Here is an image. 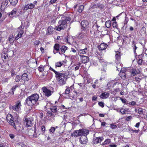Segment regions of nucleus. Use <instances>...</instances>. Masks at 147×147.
<instances>
[{
    "mask_svg": "<svg viewBox=\"0 0 147 147\" xmlns=\"http://www.w3.org/2000/svg\"><path fill=\"white\" fill-rule=\"evenodd\" d=\"M39 98V96L37 94H32L27 98L24 104L29 106L35 105L38 101Z\"/></svg>",
    "mask_w": 147,
    "mask_h": 147,
    "instance_id": "f257e3e1",
    "label": "nucleus"
},
{
    "mask_svg": "<svg viewBox=\"0 0 147 147\" xmlns=\"http://www.w3.org/2000/svg\"><path fill=\"white\" fill-rule=\"evenodd\" d=\"M71 20V18L69 16L62 17L61 19L59 21V25L55 27L56 29L57 30L60 31L62 29L65 28L67 26V22Z\"/></svg>",
    "mask_w": 147,
    "mask_h": 147,
    "instance_id": "f03ea898",
    "label": "nucleus"
},
{
    "mask_svg": "<svg viewBox=\"0 0 147 147\" xmlns=\"http://www.w3.org/2000/svg\"><path fill=\"white\" fill-rule=\"evenodd\" d=\"M89 133V130L88 129H82L78 130H76L71 134L72 137H77L81 136L87 137V136Z\"/></svg>",
    "mask_w": 147,
    "mask_h": 147,
    "instance_id": "7ed1b4c3",
    "label": "nucleus"
},
{
    "mask_svg": "<svg viewBox=\"0 0 147 147\" xmlns=\"http://www.w3.org/2000/svg\"><path fill=\"white\" fill-rule=\"evenodd\" d=\"M138 58L137 62L139 65H141L144 63L147 64V54L142 53L138 55Z\"/></svg>",
    "mask_w": 147,
    "mask_h": 147,
    "instance_id": "20e7f679",
    "label": "nucleus"
},
{
    "mask_svg": "<svg viewBox=\"0 0 147 147\" xmlns=\"http://www.w3.org/2000/svg\"><path fill=\"white\" fill-rule=\"evenodd\" d=\"M21 101L18 100L16 102L15 105L13 106L10 105L9 106V107L10 110L14 111L18 113L21 110Z\"/></svg>",
    "mask_w": 147,
    "mask_h": 147,
    "instance_id": "39448f33",
    "label": "nucleus"
},
{
    "mask_svg": "<svg viewBox=\"0 0 147 147\" xmlns=\"http://www.w3.org/2000/svg\"><path fill=\"white\" fill-rule=\"evenodd\" d=\"M57 75H55V77L59 80V82L60 84L63 85L65 83V79L66 78L65 75L62 73H60L58 72V73H57Z\"/></svg>",
    "mask_w": 147,
    "mask_h": 147,
    "instance_id": "423d86ee",
    "label": "nucleus"
},
{
    "mask_svg": "<svg viewBox=\"0 0 147 147\" xmlns=\"http://www.w3.org/2000/svg\"><path fill=\"white\" fill-rule=\"evenodd\" d=\"M81 24L82 28V30L86 31V32L87 29H88L90 26L88 21L86 20H83L82 21Z\"/></svg>",
    "mask_w": 147,
    "mask_h": 147,
    "instance_id": "0eeeda50",
    "label": "nucleus"
},
{
    "mask_svg": "<svg viewBox=\"0 0 147 147\" xmlns=\"http://www.w3.org/2000/svg\"><path fill=\"white\" fill-rule=\"evenodd\" d=\"M42 89L45 95L47 97L50 96L53 92V91H51L45 86L43 87Z\"/></svg>",
    "mask_w": 147,
    "mask_h": 147,
    "instance_id": "6e6552de",
    "label": "nucleus"
},
{
    "mask_svg": "<svg viewBox=\"0 0 147 147\" xmlns=\"http://www.w3.org/2000/svg\"><path fill=\"white\" fill-rule=\"evenodd\" d=\"M14 118L13 116L10 114H8L6 117V119L9 124L12 126V125H14L13 123Z\"/></svg>",
    "mask_w": 147,
    "mask_h": 147,
    "instance_id": "1a4fd4ad",
    "label": "nucleus"
},
{
    "mask_svg": "<svg viewBox=\"0 0 147 147\" xmlns=\"http://www.w3.org/2000/svg\"><path fill=\"white\" fill-rule=\"evenodd\" d=\"M24 121L26 123V126L27 127H30L32 126V123L30 118H25Z\"/></svg>",
    "mask_w": 147,
    "mask_h": 147,
    "instance_id": "9d476101",
    "label": "nucleus"
},
{
    "mask_svg": "<svg viewBox=\"0 0 147 147\" xmlns=\"http://www.w3.org/2000/svg\"><path fill=\"white\" fill-rule=\"evenodd\" d=\"M19 117L18 116H16L14 117L13 120L14 121L13 123H14V125H12V126H13L15 129H16L17 125L19 126L20 125V123L19 122Z\"/></svg>",
    "mask_w": 147,
    "mask_h": 147,
    "instance_id": "9b49d317",
    "label": "nucleus"
},
{
    "mask_svg": "<svg viewBox=\"0 0 147 147\" xmlns=\"http://www.w3.org/2000/svg\"><path fill=\"white\" fill-rule=\"evenodd\" d=\"M116 54L115 55V61L117 63H119L121 56V53L119 51H117L116 52Z\"/></svg>",
    "mask_w": 147,
    "mask_h": 147,
    "instance_id": "f8f14e48",
    "label": "nucleus"
},
{
    "mask_svg": "<svg viewBox=\"0 0 147 147\" xmlns=\"http://www.w3.org/2000/svg\"><path fill=\"white\" fill-rule=\"evenodd\" d=\"M60 48V46L58 44H55L53 47V52L54 54H56L59 52Z\"/></svg>",
    "mask_w": 147,
    "mask_h": 147,
    "instance_id": "ddd939ff",
    "label": "nucleus"
},
{
    "mask_svg": "<svg viewBox=\"0 0 147 147\" xmlns=\"http://www.w3.org/2000/svg\"><path fill=\"white\" fill-rule=\"evenodd\" d=\"M104 7V5L102 4H94L91 7V8L92 9L94 8H99L100 9H102Z\"/></svg>",
    "mask_w": 147,
    "mask_h": 147,
    "instance_id": "4468645a",
    "label": "nucleus"
},
{
    "mask_svg": "<svg viewBox=\"0 0 147 147\" xmlns=\"http://www.w3.org/2000/svg\"><path fill=\"white\" fill-rule=\"evenodd\" d=\"M100 26H98L97 23H95L92 26V29L93 32H94V34L97 33L98 30V28Z\"/></svg>",
    "mask_w": 147,
    "mask_h": 147,
    "instance_id": "2eb2a0df",
    "label": "nucleus"
},
{
    "mask_svg": "<svg viewBox=\"0 0 147 147\" xmlns=\"http://www.w3.org/2000/svg\"><path fill=\"white\" fill-rule=\"evenodd\" d=\"M108 45L106 44L103 43H102L98 46V48L100 50H105Z\"/></svg>",
    "mask_w": 147,
    "mask_h": 147,
    "instance_id": "dca6fc26",
    "label": "nucleus"
},
{
    "mask_svg": "<svg viewBox=\"0 0 147 147\" xmlns=\"http://www.w3.org/2000/svg\"><path fill=\"white\" fill-rule=\"evenodd\" d=\"M67 88L65 90V92L64 93H63V94L65 96H65V97H66L67 98H68L70 97V96L69 95V94L70 93V88H69L68 87H66Z\"/></svg>",
    "mask_w": 147,
    "mask_h": 147,
    "instance_id": "f3484780",
    "label": "nucleus"
},
{
    "mask_svg": "<svg viewBox=\"0 0 147 147\" xmlns=\"http://www.w3.org/2000/svg\"><path fill=\"white\" fill-rule=\"evenodd\" d=\"M81 57H82L81 59L83 63H87L89 61V58L88 57L84 56V55H80Z\"/></svg>",
    "mask_w": 147,
    "mask_h": 147,
    "instance_id": "a211bd4d",
    "label": "nucleus"
},
{
    "mask_svg": "<svg viewBox=\"0 0 147 147\" xmlns=\"http://www.w3.org/2000/svg\"><path fill=\"white\" fill-rule=\"evenodd\" d=\"M88 51V49L87 47H86L84 49H80L78 50V54H84L86 53Z\"/></svg>",
    "mask_w": 147,
    "mask_h": 147,
    "instance_id": "6ab92c4d",
    "label": "nucleus"
},
{
    "mask_svg": "<svg viewBox=\"0 0 147 147\" xmlns=\"http://www.w3.org/2000/svg\"><path fill=\"white\" fill-rule=\"evenodd\" d=\"M54 28L52 26H49L48 27L47 30V34L49 35L52 34V32L53 31Z\"/></svg>",
    "mask_w": 147,
    "mask_h": 147,
    "instance_id": "aec40b11",
    "label": "nucleus"
},
{
    "mask_svg": "<svg viewBox=\"0 0 147 147\" xmlns=\"http://www.w3.org/2000/svg\"><path fill=\"white\" fill-rule=\"evenodd\" d=\"M22 79L26 81H27L29 80V78L28 75L26 73H24L22 74L21 76Z\"/></svg>",
    "mask_w": 147,
    "mask_h": 147,
    "instance_id": "412c9836",
    "label": "nucleus"
},
{
    "mask_svg": "<svg viewBox=\"0 0 147 147\" xmlns=\"http://www.w3.org/2000/svg\"><path fill=\"white\" fill-rule=\"evenodd\" d=\"M109 93L105 92L102 93L100 95V97L101 98L105 99L108 98L109 96Z\"/></svg>",
    "mask_w": 147,
    "mask_h": 147,
    "instance_id": "4be33fe9",
    "label": "nucleus"
},
{
    "mask_svg": "<svg viewBox=\"0 0 147 147\" xmlns=\"http://www.w3.org/2000/svg\"><path fill=\"white\" fill-rule=\"evenodd\" d=\"M17 11V9L15 8L10 13V14L9 15V16L11 17H13L14 16L16 15V13Z\"/></svg>",
    "mask_w": 147,
    "mask_h": 147,
    "instance_id": "5701e85b",
    "label": "nucleus"
},
{
    "mask_svg": "<svg viewBox=\"0 0 147 147\" xmlns=\"http://www.w3.org/2000/svg\"><path fill=\"white\" fill-rule=\"evenodd\" d=\"M88 141V138H80L79 142L82 144H85Z\"/></svg>",
    "mask_w": 147,
    "mask_h": 147,
    "instance_id": "b1692460",
    "label": "nucleus"
},
{
    "mask_svg": "<svg viewBox=\"0 0 147 147\" xmlns=\"http://www.w3.org/2000/svg\"><path fill=\"white\" fill-rule=\"evenodd\" d=\"M102 140V138H94L92 142L94 144H96L100 143Z\"/></svg>",
    "mask_w": 147,
    "mask_h": 147,
    "instance_id": "393cba45",
    "label": "nucleus"
},
{
    "mask_svg": "<svg viewBox=\"0 0 147 147\" xmlns=\"http://www.w3.org/2000/svg\"><path fill=\"white\" fill-rule=\"evenodd\" d=\"M138 74L137 70L135 69H134L131 71V76H134Z\"/></svg>",
    "mask_w": 147,
    "mask_h": 147,
    "instance_id": "a878e982",
    "label": "nucleus"
},
{
    "mask_svg": "<svg viewBox=\"0 0 147 147\" xmlns=\"http://www.w3.org/2000/svg\"><path fill=\"white\" fill-rule=\"evenodd\" d=\"M11 4L13 6H15L17 4L18 0H9Z\"/></svg>",
    "mask_w": 147,
    "mask_h": 147,
    "instance_id": "bb28decb",
    "label": "nucleus"
},
{
    "mask_svg": "<svg viewBox=\"0 0 147 147\" xmlns=\"http://www.w3.org/2000/svg\"><path fill=\"white\" fill-rule=\"evenodd\" d=\"M9 42L11 43H13L14 40L15 38L13 35H10L9 36Z\"/></svg>",
    "mask_w": 147,
    "mask_h": 147,
    "instance_id": "cd10ccee",
    "label": "nucleus"
},
{
    "mask_svg": "<svg viewBox=\"0 0 147 147\" xmlns=\"http://www.w3.org/2000/svg\"><path fill=\"white\" fill-rule=\"evenodd\" d=\"M81 65V64L79 62L74 64V66H76L75 67L74 69L75 71H76L79 69V68L80 66Z\"/></svg>",
    "mask_w": 147,
    "mask_h": 147,
    "instance_id": "c85d7f7f",
    "label": "nucleus"
},
{
    "mask_svg": "<svg viewBox=\"0 0 147 147\" xmlns=\"http://www.w3.org/2000/svg\"><path fill=\"white\" fill-rule=\"evenodd\" d=\"M67 47L63 45L61 47L60 49L62 52L64 53L67 49Z\"/></svg>",
    "mask_w": 147,
    "mask_h": 147,
    "instance_id": "c756f323",
    "label": "nucleus"
},
{
    "mask_svg": "<svg viewBox=\"0 0 147 147\" xmlns=\"http://www.w3.org/2000/svg\"><path fill=\"white\" fill-rule=\"evenodd\" d=\"M50 109L51 110V111L53 113H55L57 112V107L55 106L52 107Z\"/></svg>",
    "mask_w": 147,
    "mask_h": 147,
    "instance_id": "7c9ffc66",
    "label": "nucleus"
},
{
    "mask_svg": "<svg viewBox=\"0 0 147 147\" xmlns=\"http://www.w3.org/2000/svg\"><path fill=\"white\" fill-rule=\"evenodd\" d=\"M63 64V63L61 61L56 62L55 63V67L56 68L57 67H60Z\"/></svg>",
    "mask_w": 147,
    "mask_h": 147,
    "instance_id": "2f4dec72",
    "label": "nucleus"
},
{
    "mask_svg": "<svg viewBox=\"0 0 147 147\" xmlns=\"http://www.w3.org/2000/svg\"><path fill=\"white\" fill-rule=\"evenodd\" d=\"M55 128L54 127H51L49 129V132L51 134H54L55 131Z\"/></svg>",
    "mask_w": 147,
    "mask_h": 147,
    "instance_id": "473e14b6",
    "label": "nucleus"
},
{
    "mask_svg": "<svg viewBox=\"0 0 147 147\" xmlns=\"http://www.w3.org/2000/svg\"><path fill=\"white\" fill-rule=\"evenodd\" d=\"M111 22L110 20H108L106 22L105 26L107 28H109L111 26Z\"/></svg>",
    "mask_w": 147,
    "mask_h": 147,
    "instance_id": "72a5a7b5",
    "label": "nucleus"
},
{
    "mask_svg": "<svg viewBox=\"0 0 147 147\" xmlns=\"http://www.w3.org/2000/svg\"><path fill=\"white\" fill-rule=\"evenodd\" d=\"M8 0H4L2 3L1 6H6L8 4Z\"/></svg>",
    "mask_w": 147,
    "mask_h": 147,
    "instance_id": "f704fd0d",
    "label": "nucleus"
},
{
    "mask_svg": "<svg viewBox=\"0 0 147 147\" xmlns=\"http://www.w3.org/2000/svg\"><path fill=\"white\" fill-rule=\"evenodd\" d=\"M140 32L142 34H145L146 32V29L145 27H142L141 29Z\"/></svg>",
    "mask_w": 147,
    "mask_h": 147,
    "instance_id": "c9c22d12",
    "label": "nucleus"
},
{
    "mask_svg": "<svg viewBox=\"0 0 147 147\" xmlns=\"http://www.w3.org/2000/svg\"><path fill=\"white\" fill-rule=\"evenodd\" d=\"M121 77V78L123 80L125 79L126 77V76L125 75V73L124 72H122L120 74Z\"/></svg>",
    "mask_w": 147,
    "mask_h": 147,
    "instance_id": "e433bc0d",
    "label": "nucleus"
},
{
    "mask_svg": "<svg viewBox=\"0 0 147 147\" xmlns=\"http://www.w3.org/2000/svg\"><path fill=\"white\" fill-rule=\"evenodd\" d=\"M84 5H81L78 8V12L80 13L82 12L84 9Z\"/></svg>",
    "mask_w": 147,
    "mask_h": 147,
    "instance_id": "4c0bfd02",
    "label": "nucleus"
},
{
    "mask_svg": "<svg viewBox=\"0 0 147 147\" xmlns=\"http://www.w3.org/2000/svg\"><path fill=\"white\" fill-rule=\"evenodd\" d=\"M24 32V29H23L18 28L17 30V32L21 34V35H22Z\"/></svg>",
    "mask_w": 147,
    "mask_h": 147,
    "instance_id": "58836bf2",
    "label": "nucleus"
},
{
    "mask_svg": "<svg viewBox=\"0 0 147 147\" xmlns=\"http://www.w3.org/2000/svg\"><path fill=\"white\" fill-rule=\"evenodd\" d=\"M85 35V33L83 34L82 33L79 34L78 37L79 39H81L84 38Z\"/></svg>",
    "mask_w": 147,
    "mask_h": 147,
    "instance_id": "ea45409f",
    "label": "nucleus"
},
{
    "mask_svg": "<svg viewBox=\"0 0 147 147\" xmlns=\"http://www.w3.org/2000/svg\"><path fill=\"white\" fill-rule=\"evenodd\" d=\"M18 87V86L15 85L12 87L11 90H12V95L14 94V91L16 89V88Z\"/></svg>",
    "mask_w": 147,
    "mask_h": 147,
    "instance_id": "a19ab883",
    "label": "nucleus"
},
{
    "mask_svg": "<svg viewBox=\"0 0 147 147\" xmlns=\"http://www.w3.org/2000/svg\"><path fill=\"white\" fill-rule=\"evenodd\" d=\"M132 47L133 48L134 52L135 55L137 54L136 53V50L137 49L138 47L136 45H134V46H133Z\"/></svg>",
    "mask_w": 147,
    "mask_h": 147,
    "instance_id": "79ce46f5",
    "label": "nucleus"
},
{
    "mask_svg": "<svg viewBox=\"0 0 147 147\" xmlns=\"http://www.w3.org/2000/svg\"><path fill=\"white\" fill-rule=\"evenodd\" d=\"M20 76L18 75L16 77L15 81L16 82H19L21 79Z\"/></svg>",
    "mask_w": 147,
    "mask_h": 147,
    "instance_id": "37998d69",
    "label": "nucleus"
},
{
    "mask_svg": "<svg viewBox=\"0 0 147 147\" xmlns=\"http://www.w3.org/2000/svg\"><path fill=\"white\" fill-rule=\"evenodd\" d=\"M28 5L30 8V9H32L35 7L34 5L32 3L28 4Z\"/></svg>",
    "mask_w": 147,
    "mask_h": 147,
    "instance_id": "c03bdc74",
    "label": "nucleus"
},
{
    "mask_svg": "<svg viewBox=\"0 0 147 147\" xmlns=\"http://www.w3.org/2000/svg\"><path fill=\"white\" fill-rule=\"evenodd\" d=\"M21 35V34H19V33H18V34L17 35V36L16 37H15V39L16 40H18L19 38L21 37L22 36V35Z\"/></svg>",
    "mask_w": 147,
    "mask_h": 147,
    "instance_id": "a18cd8bd",
    "label": "nucleus"
},
{
    "mask_svg": "<svg viewBox=\"0 0 147 147\" xmlns=\"http://www.w3.org/2000/svg\"><path fill=\"white\" fill-rule=\"evenodd\" d=\"M110 127L112 129H114L117 128V126L112 123L110 125Z\"/></svg>",
    "mask_w": 147,
    "mask_h": 147,
    "instance_id": "49530a36",
    "label": "nucleus"
},
{
    "mask_svg": "<svg viewBox=\"0 0 147 147\" xmlns=\"http://www.w3.org/2000/svg\"><path fill=\"white\" fill-rule=\"evenodd\" d=\"M29 9H30V8H29L28 5L27 4V5H26L24 6V8H23V10L26 11Z\"/></svg>",
    "mask_w": 147,
    "mask_h": 147,
    "instance_id": "de8ad7c7",
    "label": "nucleus"
},
{
    "mask_svg": "<svg viewBox=\"0 0 147 147\" xmlns=\"http://www.w3.org/2000/svg\"><path fill=\"white\" fill-rule=\"evenodd\" d=\"M98 104L99 106L101 107L102 108H103L104 107V104L103 102H99Z\"/></svg>",
    "mask_w": 147,
    "mask_h": 147,
    "instance_id": "09e8293b",
    "label": "nucleus"
},
{
    "mask_svg": "<svg viewBox=\"0 0 147 147\" xmlns=\"http://www.w3.org/2000/svg\"><path fill=\"white\" fill-rule=\"evenodd\" d=\"M40 41L39 40H36L34 41V44L35 45H38L40 44Z\"/></svg>",
    "mask_w": 147,
    "mask_h": 147,
    "instance_id": "8fccbe9b",
    "label": "nucleus"
},
{
    "mask_svg": "<svg viewBox=\"0 0 147 147\" xmlns=\"http://www.w3.org/2000/svg\"><path fill=\"white\" fill-rule=\"evenodd\" d=\"M120 111L122 114H124L125 113V110L123 108H121L120 109Z\"/></svg>",
    "mask_w": 147,
    "mask_h": 147,
    "instance_id": "3c124183",
    "label": "nucleus"
},
{
    "mask_svg": "<svg viewBox=\"0 0 147 147\" xmlns=\"http://www.w3.org/2000/svg\"><path fill=\"white\" fill-rule=\"evenodd\" d=\"M38 70L40 72H42L44 70V68L40 66L38 67Z\"/></svg>",
    "mask_w": 147,
    "mask_h": 147,
    "instance_id": "603ef678",
    "label": "nucleus"
},
{
    "mask_svg": "<svg viewBox=\"0 0 147 147\" xmlns=\"http://www.w3.org/2000/svg\"><path fill=\"white\" fill-rule=\"evenodd\" d=\"M120 99L121 100V101L124 104H126L127 100L125 98H120Z\"/></svg>",
    "mask_w": 147,
    "mask_h": 147,
    "instance_id": "864d4df0",
    "label": "nucleus"
},
{
    "mask_svg": "<svg viewBox=\"0 0 147 147\" xmlns=\"http://www.w3.org/2000/svg\"><path fill=\"white\" fill-rule=\"evenodd\" d=\"M135 79L136 82L138 83H139L141 80V78H139L138 77H136Z\"/></svg>",
    "mask_w": 147,
    "mask_h": 147,
    "instance_id": "5fc2aeb1",
    "label": "nucleus"
},
{
    "mask_svg": "<svg viewBox=\"0 0 147 147\" xmlns=\"http://www.w3.org/2000/svg\"><path fill=\"white\" fill-rule=\"evenodd\" d=\"M112 26L114 28H117V22H113L112 24Z\"/></svg>",
    "mask_w": 147,
    "mask_h": 147,
    "instance_id": "6e6d98bb",
    "label": "nucleus"
},
{
    "mask_svg": "<svg viewBox=\"0 0 147 147\" xmlns=\"http://www.w3.org/2000/svg\"><path fill=\"white\" fill-rule=\"evenodd\" d=\"M110 142V140L109 139H106V140H105L104 142V144H107L109 143V142Z\"/></svg>",
    "mask_w": 147,
    "mask_h": 147,
    "instance_id": "4d7b16f0",
    "label": "nucleus"
},
{
    "mask_svg": "<svg viewBox=\"0 0 147 147\" xmlns=\"http://www.w3.org/2000/svg\"><path fill=\"white\" fill-rule=\"evenodd\" d=\"M138 112L139 114H142L143 113V109L141 108H140L138 109Z\"/></svg>",
    "mask_w": 147,
    "mask_h": 147,
    "instance_id": "13d9d810",
    "label": "nucleus"
},
{
    "mask_svg": "<svg viewBox=\"0 0 147 147\" xmlns=\"http://www.w3.org/2000/svg\"><path fill=\"white\" fill-rule=\"evenodd\" d=\"M50 69L51 70L53 71L55 74V75H57V74L58 73V72L57 71H56L54 69H53L51 67H50Z\"/></svg>",
    "mask_w": 147,
    "mask_h": 147,
    "instance_id": "bf43d9fd",
    "label": "nucleus"
},
{
    "mask_svg": "<svg viewBox=\"0 0 147 147\" xmlns=\"http://www.w3.org/2000/svg\"><path fill=\"white\" fill-rule=\"evenodd\" d=\"M47 113L48 115L49 116H51L53 115L52 112V111H47Z\"/></svg>",
    "mask_w": 147,
    "mask_h": 147,
    "instance_id": "052dcab7",
    "label": "nucleus"
},
{
    "mask_svg": "<svg viewBox=\"0 0 147 147\" xmlns=\"http://www.w3.org/2000/svg\"><path fill=\"white\" fill-rule=\"evenodd\" d=\"M69 88H70V90L71 91H73L74 92L75 90H74V86L73 85H72L70 87H69Z\"/></svg>",
    "mask_w": 147,
    "mask_h": 147,
    "instance_id": "680f3d73",
    "label": "nucleus"
},
{
    "mask_svg": "<svg viewBox=\"0 0 147 147\" xmlns=\"http://www.w3.org/2000/svg\"><path fill=\"white\" fill-rule=\"evenodd\" d=\"M96 84H93L92 85V87L95 89V88H98L100 86L99 85V86H98V85H96Z\"/></svg>",
    "mask_w": 147,
    "mask_h": 147,
    "instance_id": "e2e57ef3",
    "label": "nucleus"
},
{
    "mask_svg": "<svg viewBox=\"0 0 147 147\" xmlns=\"http://www.w3.org/2000/svg\"><path fill=\"white\" fill-rule=\"evenodd\" d=\"M41 130L42 132H44L45 130V128L44 126L42 125L41 126Z\"/></svg>",
    "mask_w": 147,
    "mask_h": 147,
    "instance_id": "0e129e2a",
    "label": "nucleus"
},
{
    "mask_svg": "<svg viewBox=\"0 0 147 147\" xmlns=\"http://www.w3.org/2000/svg\"><path fill=\"white\" fill-rule=\"evenodd\" d=\"M131 118H132V116H128V117H127L126 119V120L127 121H129L130 119H131Z\"/></svg>",
    "mask_w": 147,
    "mask_h": 147,
    "instance_id": "69168bd1",
    "label": "nucleus"
},
{
    "mask_svg": "<svg viewBox=\"0 0 147 147\" xmlns=\"http://www.w3.org/2000/svg\"><path fill=\"white\" fill-rule=\"evenodd\" d=\"M131 131H132L133 133H138L139 131V130H133L131 129Z\"/></svg>",
    "mask_w": 147,
    "mask_h": 147,
    "instance_id": "338daca9",
    "label": "nucleus"
},
{
    "mask_svg": "<svg viewBox=\"0 0 147 147\" xmlns=\"http://www.w3.org/2000/svg\"><path fill=\"white\" fill-rule=\"evenodd\" d=\"M97 99V97L95 96H94L92 97V100L94 101H96Z\"/></svg>",
    "mask_w": 147,
    "mask_h": 147,
    "instance_id": "774afa93",
    "label": "nucleus"
}]
</instances>
